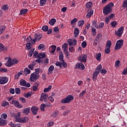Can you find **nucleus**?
Masks as SVG:
<instances>
[{"label": "nucleus", "mask_w": 127, "mask_h": 127, "mask_svg": "<svg viewBox=\"0 0 127 127\" xmlns=\"http://www.w3.org/2000/svg\"><path fill=\"white\" fill-rule=\"evenodd\" d=\"M113 6H114V3L113 2H110L108 4L106 5L104 7L103 10L104 14H105V15H108L109 13H111V12H112V10H113V9H112V7H113Z\"/></svg>", "instance_id": "1"}, {"label": "nucleus", "mask_w": 127, "mask_h": 127, "mask_svg": "<svg viewBox=\"0 0 127 127\" xmlns=\"http://www.w3.org/2000/svg\"><path fill=\"white\" fill-rule=\"evenodd\" d=\"M74 100V97L72 95H68L66 97L64 98L61 101L62 104H69L71 101Z\"/></svg>", "instance_id": "2"}, {"label": "nucleus", "mask_w": 127, "mask_h": 127, "mask_svg": "<svg viewBox=\"0 0 127 127\" xmlns=\"http://www.w3.org/2000/svg\"><path fill=\"white\" fill-rule=\"evenodd\" d=\"M38 78H39V73L33 72L31 75L30 80L31 82H35V81H36Z\"/></svg>", "instance_id": "3"}, {"label": "nucleus", "mask_w": 127, "mask_h": 127, "mask_svg": "<svg viewBox=\"0 0 127 127\" xmlns=\"http://www.w3.org/2000/svg\"><path fill=\"white\" fill-rule=\"evenodd\" d=\"M21 116V115L20 112L11 114V116L12 118H14L15 119V122H16V123H18L19 120L20 119Z\"/></svg>", "instance_id": "4"}, {"label": "nucleus", "mask_w": 127, "mask_h": 127, "mask_svg": "<svg viewBox=\"0 0 127 127\" xmlns=\"http://www.w3.org/2000/svg\"><path fill=\"white\" fill-rule=\"evenodd\" d=\"M112 47V42L109 40L107 42L106 46V49L105 50V52L106 54H109L111 52V47Z\"/></svg>", "instance_id": "5"}, {"label": "nucleus", "mask_w": 127, "mask_h": 127, "mask_svg": "<svg viewBox=\"0 0 127 127\" xmlns=\"http://www.w3.org/2000/svg\"><path fill=\"white\" fill-rule=\"evenodd\" d=\"M10 104L11 105H14L16 108H18L19 109H22V108H23V106L19 104V102L18 101L15 100L14 99H13L11 101Z\"/></svg>", "instance_id": "6"}, {"label": "nucleus", "mask_w": 127, "mask_h": 127, "mask_svg": "<svg viewBox=\"0 0 127 127\" xmlns=\"http://www.w3.org/2000/svg\"><path fill=\"white\" fill-rule=\"evenodd\" d=\"M34 37L35 38L31 41L32 44H34L36 41H39V40L42 38V35H41V34H35Z\"/></svg>", "instance_id": "7"}, {"label": "nucleus", "mask_w": 127, "mask_h": 127, "mask_svg": "<svg viewBox=\"0 0 127 127\" xmlns=\"http://www.w3.org/2000/svg\"><path fill=\"white\" fill-rule=\"evenodd\" d=\"M124 45V41L123 40H119V41H117L115 49V50H118L120 49Z\"/></svg>", "instance_id": "8"}, {"label": "nucleus", "mask_w": 127, "mask_h": 127, "mask_svg": "<svg viewBox=\"0 0 127 127\" xmlns=\"http://www.w3.org/2000/svg\"><path fill=\"white\" fill-rule=\"evenodd\" d=\"M47 99H48V94L45 93H42L41 94L40 101H41V102L43 101L44 102H45V103H46L47 102Z\"/></svg>", "instance_id": "9"}, {"label": "nucleus", "mask_w": 127, "mask_h": 127, "mask_svg": "<svg viewBox=\"0 0 127 127\" xmlns=\"http://www.w3.org/2000/svg\"><path fill=\"white\" fill-rule=\"evenodd\" d=\"M8 82V78L5 76L0 77V85H4Z\"/></svg>", "instance_id": "10"}, {"label": "nucleus", "mask_w": 127, "mask_h": 127, "mask_svg": "<svg viewBox=\"0 0 127 127\" xmlns=\"http://www.w3.org/2000/svg\"><path fill=\"white\" fill-rule=\"evenodd\" d=\"M7 60V61L6 62V63H5V66H6V67H11V66H12L11 58L10 57L5 58V60Z\"/></svg>", "instance_id": "11"}, {"label": "nucleus", "mask_w": 127, "mask_h": 127, "mask_svg": "<svg viewBox=\"0 0 127 127\" xmlns=\"http://www.w3.org/2000/svg\"><path fill=\"white\" fill-rule=\"evenodd\" d=\"M58 115H59V112L58 111H55L51 115V119H52V120H57L59 118Z\"/></svg>", "instance_id": "12"}, {"label": "nucleus", "mask_w": 127, "mask_h": 127, "mask_svg": "<svg viewBox=\"0 0 127 127\" xmlns=\"http://www.w3.org/2000/svg\"><path fill=\"white\" fill-rule=\"evenodd\" d=\"M78 61L80 62H86L87 61V55L82 54L78 57Z\"/></svg>", "instance_id": "13"}, {"label": "nucleus", "mask_w": 127, "mask_h": 127, "mask_svg": "<svg viewBox=\"0 0 127 127\" xmlns=\"http://www.w3.org/2000/svg\"><path fill=\"white\" fill-rule=\"evenodd\" d=\"M67 43L69 46H71V45H72V46L76 45V44H77V40L69 39L67 40Z\"/></svg>", "instance_id": "14"}, {"label": "nucleus", "mask_w": 127, "mask_h": 127, "mask_svg": "<svg viewBox=\"0 0 127 127\" xmlns=\"http://www.w3.org/2000/svg\"><path fill=\"white\" fill-rule=\"evenodd\" d=\"M124 26L121 27L118 30L117 32L116 33V35H118V36H122V34H123V31H124Z\"/></svg>", "instance_id": "15"}, {"label": "nucleus", "mask_w": 127, "mask_h": 127, "mask_svg": "<svg viewBox=\"0 0 127 127\" xmlns=\"http://www.w3.org/2000/svg\"><path fill=\"white\" fill-rule=\"evenodd\" d=\"M18 123H21L22 124H24L27 122H28V117H23L20 118V120H18Z\"/></svg>", "instance_id": "16"}, {"label": "nucleus", "mask_w": 127, "mask_h": 127, "mask_svg": "<svg viewBox=\"0 0 127 127\" xmlns=\"http://www.w3.org/2000/svg\"><path fill=\"white\" fill-rule=\"evenodd\" d=\"M32 113L34 116L37 114V112H38V108L36 106H33L31 109Z\"/></svg>", "instance_id": "17"}, {"label": "nucleus", "mask_w": 127, "mask_h": 127, "mask_svg": "<svg viewBox=\"0 0 127 127\" xmlns=\"http://www.w3.org/2000/svg\"><path fill=\"white\" fill-rule=\"evenodd\" d=\"M77 68H79V69H81V70H84V69H85V65L82 63L77 64L75 66V68L77 69Z\"/></svg>", "instance_id": "18"}, {"label": "nucleus", "mask_w": 127, "mask_h": 127, "mask_svg": "<svg viewBox=\"0 0 127 127\" xmlns=\"http://www.w3.org/2000/svg\"><path fill=\"white\" fill-rule=\"evenodd\" d=\"M100 74V72L98 71H95L93 74V81H96L98 77V75Z\"/></svg>", "instance_id": "19"}, {"label": "nucleus", "mask_w": 127, "mask_h": 127, "mask_svg": "<svg viewBox=\"0 0 127 127\" xmlns=\"http://www.w3.org/2000/svg\"><path fill=\"white\" fill-rule=\"evenodd\" d=\"M49 50L51 53H54V52H55V50H56V46H51L49 48Z\"/></svg>", "instance_id": "20"}, {"label": "nucleus", "mask_w": 127, "mask_h": 127, "mask_svg": "<svg viewBox=\"0 0 127 127\" xmlns=\"http://www.w3.org/2000/svg\"><path fill=\"white\" fill-rule=\"evenodd\" d=\"M79 33H80V30H79V29L78 28H75L74 31V36L75 37H78Z\"/></svg>", "instance_id": "21"}, {"label": "nucleus", "mask_w": 127, "mask_h": 127, "mask_svg": "<svg viewBox=\"0 0 127 127\" xmlns=\"http://www.w3.org/2000/svg\"><path fill=\"white\" fill-rule=\"evenodd\" d=\"M30 112V108L28 107L24 109L22 111V113H23L24 115H28Z\"/></svg>", "instance_id": "22"}, {"label": "nucleus", "mask_w": 127, "mask_h": 127, "mask_svg": "<svg viewBox=\"0 0 127 127\" xmlns=\"http://www.w3.org/2000/svg\"><path fill=\"white\" fill-rule=\"evenodd\" d=\"M102 57V53H99L95 55V58L97 61H101V58Z\"/></svg>", "instance_id": "23"}, {"label": "nucleus", "mask_w": 127, "mask_h": 127, "mask_svg": "<svg viewBox=\"0 0 127 127\" xmlns=\"http://www.w3.org/2000/svg\"><path fill=\"white\" fill-rule=\"evenodd\" d=\"M38 86H39V83H35L34 85L33 86V91H34V92H36V91L38 90Z\"/></svg>", "instance_id": "24"}, {"label": "nucleus", "mask_w": 127, "mask_h": 127, "mask_svg": "<svg viewBox=\"0 0 127 127\" xmlns=\"http://www.w3.org/2000/svg\"><path fill=\"white\" fill-rule=\"evenodd\" d=\"M31 71L30 69H28V68H25L24 70V74L25 75V76H27L28 74L31 73Z\"/></svg>", "instance_id": "25"}, {"label": "nucleus", "mask_w": 127, "mask_h": 127, "mask_svg": "<svg viewBox=\"0 0 127 127\" xmlns=\"http://www.w3.org/2000/svg\"><path fill=\"white\" fill-rule=\"evenodd\" d=\"M92 23L94 26L95 28L99 29V25H98V22L97 21V20L92 21Z\"/></svg>", "instance_id": "26"}, {"label": "nucleus", "mask_w": 127, "mask_h": 127, "mask_svg": "<svg viewBox=\"0 0 127 127\" xmlns=\"http://www.w3.org/2000/svg\"><path fill=\"white\" fill-rule=\"evenodd\" d=\"M54 70V66L53 65H51L48 69V71H49L48 74H52Z\"/></svg>", "instance_id": "27"}, {"label": "nucleus", "mask_w": 127, "mask_h": 127, "mask_svg": "<svg viewBox=\"0 0 127 127\" xmlns=\"http://www.w3.org/2000/svg\"><path fill=\"white\" fill-rule=\"evenodd\" d=\"M62 49L64 50V51H66V50H68V44L67 43H64L62 46Z\"/></svg>", "instance_id": "28"}, {"label": "nucleus", "mask_w": 127, "mask_h": 127, "mask_svg": "<svg viewBox=\"0 0 127 127\" xmlns=\"http://www.w3.org/2000/svg\"><path fill=\"white\" fill-rule=\"evenodd\" d=\"M38 49L39 50H42V51L45 50V46H44V45L43 44H40L38 46Z\"/></svg>", "instance_id": "29"}, {"label": "nucleus", "mask_w": 127, "mask_h": 127, "mask_svg": "<svg viewBox=\"0 0 127 127\" xmlns=\"http://www.w3.org/2000/svg\"><path fill=\"white\" fill-rule=\"evenodd\" d=\"M6 125V122L5 120L0 118V126H5Z\"/></svg>", "instance_id": "30"}, {"label": "nucleus", "mask_w": 127, "mask_h": 127, "mask_svg": "<svg viewBox=\"0 0 127 127\" xmlns=\"http://www.w3.org/2000/svg\"><path fill=\"white\" fill-rule=\"evenodd\" d=\"M52 88V86L49 85L48 87L44 88V92L47 93V92H49V91H50V90H51Z\"/></svg>", "instance_id": "31"}, {"label": "nucleus", "mask_w": 127, "mask_h": 127, "mask_svg": "<svg viewBox=\"0 0 127 127\" xmlns=\"http://www.w3.org/2000/svg\"><path fill=\"white\" fill-rule=\"evenodd\" d=\"M55 22H56V19L54 18L50 20L49 23L50 25H54L55 24Z\"/></svg>", "instance_id": "32"}, {"label": "nucleus", "mask_w": 127, "mask_h": 127, "mask_svg": "<svg viewBox=\"0 0 127 127\" xmlns=\"http://www.w3.org/2000/svg\"><path fill=\"white\" fill-rule=\"evenodd\" d=\"M32 47V45H31V43H28L26 44V48L28 50H29L30 49H31Z\"/></svg>", "instance_id": "33"}, {"label": "nucleus", "mask_w": 127, "mask_h": 127, "mask_svg": "<svg viewBox=\"0 0 127 127\" xmlns=\"http://www.w3.org/2000/svg\"><path fill=\"white\" fill-rule=\"evenodd\" d=\"M2 107H6L9 106V103L7 101H3L1 104Z\"/></svg>", "instance_id": "34"}, {"label": "nucleus", "mask_w": 127, "mask_h": 127, "mask_svg": "<svg viewBox=\"0 0 127 127\" xmlns=\"http://www.w3.org/2000/svg\"><path fill=\"white\" fill-rule=\"evenodd\" d=\"M78 21V19L76 18H74L73 19L71 20L70 21L71 25H75L76 24V22Z\"/></svg>", "instance_id": "35"}, {"label": "nucleus", "mask_w": 127, "mask_h": 127, "mask_svg": "<svg viewBox=\"0 0 127 127\" xmlns=\"http://www.w3.org/2000/svg\"><path fill=\"white\" fill-rule=\"evenodd\" d=\"M64 58V55H63V52H61L60 53L59 59L60 61H63Z\"/></svg>", "instance_id": "36"}, {"label": "nucleus", "mask_w": 127, "mask_h": 127, "mask_svg": "<svg viewBox=\"0 0 127 127\" xmlns=\"http://www.w3.org/2000/svg\"><path fill=\"white\" fill-rule=\"evenodd\" d=\"M93 13H94V11L91 10L90 11H89L86 15L87 18H89V17H91V16L93 15Z\"/></svg>", "instance_id": "37"}, {"label": "nucleus", "mask_w": 127, "mask_h": 127, "mask_svg": "<svg viewBox=\"0 0 127 127\" xmlns=\"http://www.w3.org/2000/svg\"><path fill=\"white\" fill-rule=\"evenodd\" d=\"M92 31V34L93 36H95V35H97V30H96V28H92L91 29Z\"/></svg>", "instance_id": "38"}, {"label": "nucleus", "mask_w": 127, "mask_h": 127, "mask_svg": "<svg viewBox=\"0 0 127 127\" xmlns=\"http://www.w3.org/2000/svg\"><path fill=\"white\" fill-rule=\"evenodd\" d=\"M20 85H21V86H25V85H26V81L24 79H21L20 80Z\"/></svg>", "instance_id": "39"}, {"label": "nucleus", "mask_w": 127, "mask_h": 127, "mask_svg": "<svg viewBox=\"0 0 127 127\" xmlns=\"http://www.w3.org/2000/svg\"><path fill=\"white\" fill-rule=\"evenodd\" d=\"M5 30V26H0V34H1L3 31Z\"/></svg>", "instance_id": "40"}, {"label": "nucleus", "mask_w": 127, "mask_h": 127, "mask_svg": "<svg viewBox=\"0 0 127 127\" xmlns=\"http://www.w3.org/2000/svg\"><path fill=\"white\" fill-rule=\"evenodd\" d=\"M28 11V9H23L20 10V14H25L26 12Z\"/></svg>", "instance_id": "41"}, {"label": "nucleus", "mask_w": 127, "mask_h": 127, "mask_svg": "<svg viewBox=\"0 0 127 127\" xmlns=\"http://www.w3.org/2000/svg\"><path fill=\"white\" fill-rule=\"evenodd\" d=\"M11 61H12V65H15V64H17V63H18V61H17L16 59H14Z\"/></svg>", "instance_id": "42"}, {"label": "nucleus", "mask_w": 127, "mask_h": 127, "mask_svg": "<svg viewBox=\"0 0 127 127\" xmlns=\"http://www.w3.org/2000/svg\"><path fill=\"white\" fill-rule=\"evenodd\" d=\"M46 1H47V0H40V2L41 6L44 5V4L46 3Z\"/></svg>", "instance_id": "43"}, {"label": "nucleus", "mask_w": 127, "mask_h": 127, "mask_svg": "<svg viewBox=\"0 0 127 127\" xmlns=\"http://www.w3.org/2000/svg\"><path fill=\"white\" fill-rule=\"evenodd\" d=\"M2 9H3V10H4L5 11H6V10H7V9H8V7L7 6V5H3V6H2L1 7Z\"/></svg>", "instance_id": "44"}, {"label": "nucleus", "mask_w": 127, "mask_h": 127, "mask_svg": "<svg viewBox=\"0 0 127 127\" xmlns=\"http://www.w3.org/2000/svg\"><path fill=\"white\" fill-rule=\"evenodd\" d=\"M1 118L4 120H6V119H7V115L5 113H3L1 115Z\"/></svg>", "instance_id": "45"}, {"label": "nucleus", "mask_w": 127, "mask_h": 127, "mask_svg": "<svg viewBox=\"0 0 127 127\" xmlns=\"http://www.w3.org/2000/svg\"><path fill=\"white\" fill-rule=\"evenodd\" d=\"M34 50H35V49H32L30 52H29V57H31V56H32V55L33 54V52H34Z\"/></svg>", "instance_id": "46"}, {"label": "nucleus", "mask_w": 127, "mask_h": 127, "mask_svg": "<svg viewBox=\"0 0 127 127\" xmlns=\"http://www.w3.org/2000/svg\"><path fill=\"white\" fill-rule=\"evenodd\" d=\"M101 69H102V65L101 64H99L96 67V70L95 71H97L98 72L100 73V72H101Z\"/></svg>", "instance_id": "47"}, {"label": "nucleus", "mask_w": 127, "mask_h": 127, "mask_svg": "<svg viewBox=\"0 0 127 127\" xmlns=\"http://www.w3.org/2000/svg\"><path fill=\"white\" fill-rule=\"evenodd\" d=\"M54 125V122L53 121H51V122H49V123L47 124V127H53Z\"/></svg>", "instance_id": "48"}, {"label": "nucleus", "mask_w": 127, "mask_h": 127, "mask_svg": "<svg viewBox=\"0 0 127 127\" xmlns=\"http://www.w3.org/2000/svg\"><path fill=\"white\" fill-rule=\"evenodd\" d=\"M19 101L21 102V103H24L26 102V100L24 97H20L19 98Z\"/></svg>", "instance_id": "49"}, {"label": "nucleus", "mask_w": 127, "mask_h": 127, "mask_svg": "<svg viewBox=\"0 0 127 127\" xmlns=\"http://www.w3.org/2000/svg\"><path fill=\"white\" fill-rule=\"evenodd\" d=\"M92 3L91 1H89L86 3V7L87 8H90L91 6H92Z\"/></svg>", "instance_id": "50"}, {"label": "nucleus", "mask_w": 127, "mask_h": 127, "mask_svg": "<svg viewBox=\"0 0 127 127\" xmlns=\"http://www.w3.org/2000/svg\"><path fill=\"white\" fill-rule=\"evenodd\" d=\"M85 23V21L84 20H80L78 21V26H82Z\"/></svg>", "instance_id": "51"}, {"label": "nucleus", "mask_w": 127, "mask_h": 127, "mask_svg": "<svg viewBox=\"0 0 127 127\" xmlns=\"http://www.w3.org/2000/svg\"><path fill=\"white\" fill-rule=\"evenodd\" d=\"M0 72H3V73H5L7 72V69L5 68L2 67L0 68Z\"/></svg>", "instance_id": "52"}, {"label": "nucleus", "mask_w": 127, "mask_h": 127, "mask_svg": "<svg viewBox=\"0 0 127 127\" xmlns=\"http://www.w3.org/2000/svg\"><path fill=\"white\" fill-rule=\"evenodd\" d=\"M44 108H45V104H42L40 106V109H41V111H42V112H44L45 111Z\"/></svg>", "instance_id": "53"}, {"label": "nucleus", "mask_w": 127, "mask_h": 127, "mask_svg": "<svg viewBox=\"0 0 127 127\" xmlns=\"http://www.w3.org/2000/svg\"><path fill=\"white\" fill-rule=\"evenodd\" d=\"M40 58H45L46 57V55L44 53H41L39 54Z\"/></svg>", "instance_id": "54"}, {"label": "nucleus", "mask_w": 127, "mask_h": 127, "mask_svg": "<svg viewBox=\"0 0 127 127\" xmlns=\"http://www.w3.org/2000/svg\"><path fill=\"white\" fill-rule=\"evenodd\" d=\"M32 95V94L30 92H29V93H27V94H26L25 95H24V97L25 98H29V97H31V96Z\"/></svg>", "instance_id": "55"}, {"label": "nucleus", "mask_w": 127, "mask_h": 127, "mask_svg": "<svg viewBox=\"0 0 127 127\" xmlns=\"http://www.w3.org/2000/svg\"><path fill=\"white\" fill-rule=\"evenodd\" d=\"M61 62H62V64L64 68H66V67H67V63H65L64 60L61 61Z\"/></svg>", "instance_id": "56"}, {"label": "nucleus", "mask_w": 127, "mask_h": 127, "mask_svg": "<svg viewBox=\"0 0 127 127\" xmlns=\"http://www.w3.org/2000/svg\"><path fill=\"white\" fill-rule=\"evenodd\" d=\"M118 24L117 21H113L111 23V26L112 27H116V26Z\"/></svg>", "instance_id": "57"}, {"label": "nucleus", "mask_w": 127, "mask_h": 127, "mask_svg": "<svg viewBox=\"0 0 127 127\" xmlns=\"http://www.w3.org/2000/svg\"><path fill=\"white\" fill-rule=\"evenodd\" d=\"M42 29L43 31H48V27L47 26H44L42 27Z\"/></svg>", "instance_id": "58"}, {"label": "nucleus", "mask_w": 127, "mask_h": 127, "mask_svg": "<svg viewBox=\"0 0 127 127\" xmlns=\"http://www.w3.org/2000/svg\"><path fill=\"white\" fill-rule=\"evenodd\" d=\"M56 65L60 66V68H61L62 67V63H60V62H57L56 63Z\"/></svg>", "instance_id": "59"}, {"label": "nucleus", "mask_w": 127, "mask_h": 127, "mask_svg": "<svg viewBox=\"0 0 127 127\" xmlns=\"http://www.w3.org/2000/svg\"><path fill=\"white\" fill-rule=\"evenodd\" d=\"M123 7H127V0H125L123 4Z\"/></svg>", "instance_id": "60"}, {"label": "nucleus", "mask_w": 127, "mask_h": 127, "mask_svg": "<svg viewBox=\"0 0 127 127\" xmlns=\"http://www.w3.org/2000/svg\"><path fill=\"white\" fill-rule=\"evenodd\" d=\"M101 37H102V34L99 33V34H98L97 35V36H96L95 39H96V40L99 41V40L100 39V38Z\"/></svg>", "instance_id": "61"}, {"label": "nucleus", "mask_w": 127, "mask_h": 127, "mask_svg": "<svg viewBox=\"0 0 127 127\" xmlns=\"http://www.w3.org/2000/svg\"><path fill=\"white\" fill-rule=\"evenodd\" d=\"M48 100L51 103H53L54 102V98L52 97V96H50L48 97Z\"/></svg>", "instance_id": "62"}, {"label": "nucleus", "mask_w": 127, "mask_h": 127, "mask_svg": "<svg viewBox=\"0 0 127 127\" xmlns=\"http://www.w3.org/2000/svg\"><path fill=\"white\" fill-rule=\"evenodd\" d=\"M120 65H121V62H120V61H117L115 64L116 67H119V66H120Z\"/></svg>", "instance_id": "63"}, {"label": "nucleus", "mask_w": 127, "mask_h": 127, "mask_svg": "<svg viewBox=\"0 0 127 127\" xmlns=\"http://www.w3.org/2000/svg\"><path fill=\"white\" fill-rule=\"evenodd\" d=\"M123 75H127V67H126L124 69V70L123 71Z\"/></svg>", "instance_id": "64"}]
</instances>
